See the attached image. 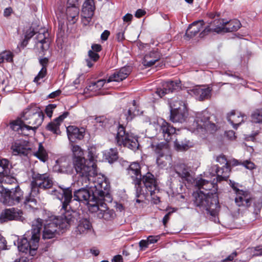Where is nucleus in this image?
Returning <instances> with one entry per match:
<instances>
[{
  "label": "nucleus",
  "mask_w": 262,
  "mask_h": 262,
  "mask_svg": "<svg viewBox=\"0 0 262 262\" xmlns=\"http://www.w3.org/2000/svg\"><path fill=\"white\" fill-rule=\"evenodd\" d=\"M79 176L78 183H81L84 187L74 191L73 196L70 187L59 186L50 191L51 194L56 196L61 201V210L68 211L72 209L71 203L74 201L87 204L89 211L90 206L93 204L95 205L99 199H104L107 202H112L110 183L104 176L97 172Z\"/></svg>",
  "instance_id": "obj_1"
},
{
  "label": "nucleus",
  "mask_w": 262,
  "mask_h": 262,
  "mask_svg": "<svg viewBox=\"0 0 262 262\" xmlns=\"http://www.w3.org/2000/svg\"><path fill=\"white\" fill-rule=\"evenodd\" d=\"M195 186L199 190L194 192V205L201 211H206L212 216H216L220 210L217 194V184L202 178L195 181Z\"/></svg>",
  "instance_id": "obj_2"
},
{
  "label": "nucleus",
  "mask_w": 262,
  "mask_h": 262,
  "mask_svg": "<svg viewBox=\"0 0 262 262\" xmlns=\"http://www.w3.org/2000/svg\"><path fill=\"white\" fill-rule=\"evenodd\" d=\"M43 120V114L34 107L27 108L20 116L10 123V128L19 134L29 136L35 133Z\"/></svg>",
  "instance_id": "obj_3"
},
{
  "label": "nucleus",
  "mask_w": 262,
  "mask_h": 262,
  "mask_svg": "<svg viewBox=\"0 0 262 262\" xmlns=\"http://www.w3.org/2000/svg\"><path fill=\"white\" fill-rule=\"evenodd\" d=\"M53 186L52 177L48 173H39L33 171L31 182V191L29 195L25 197L21 206L29 210H33L37 205V201L35 199L39 193V189H47Z\"/></svg>",
  "instance_id": "obj_4"
},
{
  "label": "nucleus",
  "mask_w": 262,
  "mask_h": 262,
  "mask_svg": "<svg viewBox=\"0 0 262 262\" xmlns=\"http://www.w3.org/2000/svg\"><path fill=\"white\" fill-rule=\"evenodd\" d=\"M72 150L74 156L73 164L78 174L83 176L88 173H95L97 172L95 163L97 161L95 148L89 149L88 160L83 157V151L79 145H73Z\"/></svg>",
  "instance_id": "obj_5"
},
{
  "label": "nucleus",
  "mask_w": 262,
  "mask_h": 262,
  "mask_svg": "<svg viewBox=\"0 0 262 262\" xmlns=\"http://www.w3.org/2000/svg\"><path fill=\"white\" fill-rule=\"evenodd\" d=\"M70 227V221L62 216L54 217L46 221L42 233L43 239H51L55 237L59 232L58 230L63 232Z\"/></svg>",
  "instance_id": "obj_6"
},
{
  "label": "nucleus",
  "mask_w": 262,
  "mask_h": 262,
  "mask_svg": "<svg viewBox=\"0 0 262 262\" xmlns=\"http://www.w3.org/2000/svg\"><path fill=\"white\" fill-rule=\"evenodd\" d=\"M193 126L194 131L202 135L213 134L217 129L215 124L209 121V116L206 111L196 113Z\"/></svg>",
  "instance_id": "obj_7"
},
{
  "label": "nucleus",
  "mask_w": 262,
  "mask_h": 262,
  "mask_svg": "<svg viewBox=\"0 0 262 262\" xmlns=\"http://www.w3.org/2000/svg\"><path fill=\"white\" fill-rule=\"evenodd\" d=\"M0 201L7 206H14L22 202L24 199V192L17 185L11 189L0 187Z\"/></svg>",
  "instance_id": "obj_8"
},
{
  "label": "nucleus",
  "mask_w": 262,
  "mask_h": 262,
  "mask_svg": "<svg viewBox=\"0 0 262 262\" xmlns=\"http://www.w3.org/2000/svg\"><path fill=\"white\" fill-rule=\"evenodd\" d=\"M116 141L118 145H123L133 150L137 149L139 146L138 136L126 132L125 127L121 124L118 126Z\"/></svg>",
  "instance_id": "obj_9"
},
{
  "label": "nucleus",
  "mask_w": 262,
  "mask_h": 262,
  "mask_svg": "<svg viewBox=\"0 0 262 262\" xmlns=\"http://www.w3.org/2000/svg\"><path fill=\"white\" fill-rule=\"evenodd\" d=\"M216 161L221 164H225V165L221 168L217 165H212L209 169L210 174L212 176H216L218 181L226 180L229 177L231 170L229 162L224 155L217 156Z\"/></svg>",
  "instance_id": "obj_10"
},
{
  "label": "nucleus",
  "mask_w": 262,
  "mask_h": 262,
  "mask_svg": "<svg viewBox=\"0 0 262 262\" xmlns=\"http://www.w3.org/2000/svg\"><path fill=\"white\" fill-rule=\"evenodd\" d=\"M104 201H106L103 199H99L95 205L93 204L90 206V211L92 213L96 212L99 219H103L106 221L112 220L115 215V212L107 207Z\"/></svg>",
  "instance_id": "obj_11"
},
{
  "label": "nucleus",
  "mask_w": 262,
  "mask_h": 262,
  "mask_svg": "<svg viewBox=\"0 0 262 262\" xmlns=\"http://www.w3.org/2000/svg\"><path fill=\"white\" fill-rule=\"evenodd\" d=\"M127 174L130 176L133 180V183L136 190V196L140 197L141 194L144 193V191L141 187V166L138 162L132 163L127 168Z\"/></svg>",
  "instance_id": "obj_12"
},
{
  "label": "nucleus",
  "mask_w": 262,
  "mask_h": 262,
  "mask_svg": "<svg viewBox=\"0 0 262 262\" xmlns=\"http://www.w3.org/2000/svg\"><path fill=\"white\" fill-rule=\"evenodd\" d=\"M35 243V238L31 236H26V233L21 238H18L17 248L19 251L26 254L29 253L30 255L33 256L36 253L38 246V242H37L36 247L33 248Z\"/></svg>",
  "instance_id": "obj_13"
},
{
  "label": "nucleus",
  "mask_w": 262,
  "mask_h": 262,
  "mask_svg": "<svg viewBox=\"0 0 262 262\" xmlns=\"http://www.w3.org/2000/svg\"><path fill=\"white\" fill-rule=\"evenodd\" d=\"M141 187L144 191V195L149 193L152 195L157 190V182L154 176L150 172H147L141 178Z\"/></svg>",
  "instance_id": "obj_14"
},
{
  "label": "nucleus",
  "mask_w": 262,
  "mask_h": 262,
  "mask_svg": "<svg viewBox=\"0 0 262 262\" xmlns=\"http://www.w3.org/2000/svg\"><path fill=\"white\" fill-rule=\"evenodd\" d=\"M11 165L8 160L0 158V178L2 183L11 184L15 180L11 172Z\"/></svg>",
  "instance_id": "obj_15"
},
{
  "label": "nucleus",
  "mask_w": 262,
  "mask_h": 262,
  "mask_svg": "<svg viewBox=\"0 0 262 262\" xmlns=\"http://www.w3.org/2000/svg\"><path fill=\"white\" fill-rule=\"evenodd\" d=\"M23 214V211L17 208L6 209L1 213L0 223L12 220L23 221L24 219Z\"/></svg>",
  "instance_id": "obj_16"
},
{
  "label": "nucleus",
  "mask_w": 262,
  "mask_h": 262,
  "mask_svg": "<svg viewBox=\"0 0 262 262\" xmlns=\"http://www.w3.org/2000/svg\"><path fill=\"white\" fill-rule=\"evenodd\" d=\"M221 26H216L212 29L213 31L220 33L237 31L241 27V23L237 19L230 20L229 21H220Z\"/></svg>",
  "instance_id": "obj_17"
},
{
  "label": "nucleus",
  "mask_w": 262,
  "mask_h": 262,
  "mask_svg": "<svg viewBox=\"0 0 262 262\" xmlns=\"http://www.w3.org/2000/svg\"><path fill=\"white\" fill-rule=\"evenodd\" d=\"M11 149L15 155L28 156L31 148L28 141L24 140H18L12 143Z\"/></svg>",
  "instance_id": "obj_18"
},
{
  "label": "nucleus",
  "mask_w": 262,
  "mask_h": 262,
  "mask_svg": "<svg viewBox=\"0 0 262 262\" xmlns=\"http://www.w3.org/2000/svg\"><path fill=\"white\" fill-rule=\"evenodd\" d=\"M212 89L210 87L201 88L197 86L188 90V93L199 101L208 99L211 97Z\"/></svg>",
  "instance_id": "obj_19"
},
{
  "label": "nucleus",
  "mask_w": 262,
  "mask_h": 262,
  "mask_svg": "<svg viewBox=\"0 0 262 262\" xmlns=\"http://www.w3.org/2000/svg\"><path fill=\"white\" fill-rule=\"evenodd\" d=\"M235 202L239 207H249L251 205L252 194L248 190L237 191Z\"/></svg>",
  "instance_id": "obj_20"
},
{
  "label": "nucleus",
  "mask_w": 262,
  "mask_h": 262,
  "mask_svg": "<svg viewBox=\"0 0 262 262\" xmlns=\"http://www.w3.org/2000/svg\"><path fill=\"white\" fill-rule=\"evenodd\" d=\"M42 227V220L37 218L32 222V229L26 232V236H31V238H35V243L39 242L40 231ZM36 245H33V248L36 247Z\"/></svg>",
  "instance_id": "obj_21"
},
{
  "label": "nucleus",
  "mask_w": 262,
  "mask_h": 262,
  "mask_svg": "<svg viewBox=\"0 0 262 262\" xmlns=\"http://www.w3.org/2000/svg\"><path fill=\"white\" fill-rule=\"evenodd\" d=\"M132 69L129 66L124 67L119 70H116L107 79V83L112 81H121L128 77Z\"/></svg>",
  "instance_id": "obj_22"
},
{
  "label": "nucleus",
  "mask_w": 262,
  "mask_h": 262,
  "mask_svg": "<svg viewBox=\"0 0 262 262\" xmlns=\"http://www.w3.org/2000/svg\"><path fill=\"white\" fill-rule=\"evenodd\" d=\"M162 55L158 49H152L145 54L142 60L143 65L146 67L152 66L156 62L160 59Z\"/></svg>",
  "instance_id": "obj_23"
},
{
  "label": "nucleus",
  "mask_w": 262,
  "mask_h": 262,
  "mask_svg": "<svg viewBox=\"0 0 262 262\" xmlns=\"http://www.w3.org/2000/svg\"><path fill=\"white\" fill-rule=\"evenodd\" d=\"M173 176L180 178V181L185 182L190 180L191 176L188 167L184 164L176 165L174 167Z\"/></svg>",
  "instance_id": "obj_24"
},
{
  "label": "nucleus",
  "mask_w": 262,
  "mask_h": 262,
  "mask_svg": "<svg viewBox=\"0 0 262 262\" xmlns=\"http://www.w3.org/2000/svg\"><path fill=\"white\" fill-rule=\"evenodd\" d=\"M180 87V83L177 81H169L163 83L161 88L157 89V94L162 98L166 94L172 92Z\"/></svg>",
  "instance_id": "obj_25"
},
{
  "label": "nucleus",
  "mask_w": 262,
  "mask_h": 262,
  "mask_svg": "<svg viewBox=\"0 0 262 262\" xmlns=\"http://www.w3.org/2000/svg\"><path fill=\"white\" fill-rule=\"evenodd\" d=\"M155 151L157 155L156 161L158 165L163 164V162L160 158L163 157L165 152L168 149V145L164 142L156 143L155 142H151L149 146Z\"/></svg>",
  "instance_id": "obj_26"
},
{
  "label": "nucleus",
  "mask_w": 262,
  "mask_h": 262,
  "mask_svg": "<svg viewBox=\"0 0 262 262\" xmlns=\"http://www.w3.org/2000/svg\"><path fill=\"white\" fill-rule=\"evenodd\" d=\"M69 113L64 112L62 115L55 119L53 121L49 123L46 126L47 130L52 132L54 134L59 135L60 131L59 126L63 120L67 117Z\"/></svg>",
  "instance_id": "obj_27"
},
{
  "label": "nucleus",
  "mask_w": 262,
  "mask_h": 262,
  "mask_svg": "<svg viewBox=\"0 0 262 262\" xmlns=\"http://www.w3.org/2000/svg\"><path fill=\"white\" fill-rule=\"evenodd\" d=\"M55 168L61 173H70L72 171L70 159L66 157H61L56 160Z\"/></svg>",
  "instance_id": "obj_28"
},
{
  "label": "nucleus",
  "mask_w": 262,
  "mask_h": 262,
  "mask_svg": "<svg viewBox=\"0 0 262 262\" xmlns=\"http://www.w3.org/2000/svg\"><path fill=\"white\" fill-rule=\"evenodd\" d=\"M67 132L69 140L74 142L75 139L81 140L83 138L85 129L78 128L75 126L70 125L67 127Z\"/></svg>",
  "instance_id": "obj_29"
},
{
  "label": "nucleus",
  "mask_w": 262,
  "mask_h": 262,
  "mask_svg": "<svg viewBox=\"0 0 262 262\" xmlns=\"http://www.w3.org/2000/svg\"><path fill=\"white\" fill-rule=\"evenodd\" d=\"M160 132L167 142H169L176 137V128L165 121L160 125Z\"/></svg>",
  "instance_id": "obj_30"
},
{
  "label": "nucleus",
  "mask_w": 262,
  "mask_h": 262,
  "mask_svg": "<svg viewBox=\"0 0 262 262\" xmlns=\"http://www.w3.org/2000/svg\"><path fill=\"white\" fill-rule=\"evenodd\" d=\"M48 36V32L43 30L42 32L39 31L36 36L37 40L36 44L37 47L40 48L42 52L47 50L49 48L50 39Z\"/></svg>",
  "instance_id": "obj_31"
},
{
  "label": "nucleus",
  "mask_w": 262,
  "mask_h": 262,
  "mask_svg": "<svg viewBox=\"0 0 262 262\" xmlns=\"http://www.w3.org/2000/svg\"><path fill=\"white\" fill-rule=\"evenodd\" d=\"M203 25L204 21L202 20L194 21L189 25L185 36L189 38L193 37L203 28Z\"/></svg>",
  "instance_id": "obj_32"
},
{
  "label": "nucleus",
  "mask_w": 262,
  "mask_h": 262,
  "mask_svg": "<svg viewBox=\"0 0 262 262\" xmlns=\"http://www.w3.org/2000/svg\"><path fill=\"white\" fill-rule=\"evenodd\" d=\"M93 230L92 225L90 220L86 218H83L79 220L76 231L77 234H85Z\"/></svg>",
  "instance_id": "obj_33"
},
{
  "label": "nucleus",
  "mask_w": 262,
  "mask_h": 262,
  "mask_svg": "<svg viewBox=\"0 0 262 262\" xmlns=\"http://www.w3.org/2000/svg\"><path fill=\"white\" fill-rule=\"evenodd\" d=\"M127 107V109L124 110L123 114L125 116L126 121L129 122L132 121L136 115L139 114V110L138 109V106L135 100L131 103H129Z\"/></svg>",
  "instance_id": "obj_34"
},
{
  "label": "nucleus",
  "mask_w": 262,
  "mask_h": 262,
  "mask_svg": "<svg viewBox=\"0 0 262 262\" xmlns=\"http://www.w3.org/2000/svg\"><path fill=\"white\" fill-rule=\"evenodd\" d=\"M246 117V115H242L241 113L236 115L234 111H232L227 116V120L232 125L233 127L237 129L238 126L244 121V118Z\"/></svg>",
  "instance_id": "obj_35"
},
{
  "label": "nucleus",
  "mask_w": 262,
  "mask_h": 262,
  "mask_svg": "<svg viewBox=\"0 0 262 262\" xmlns=\"http://www.w3.org/2000/svg\"><path fill=\"white\" fill-rule=\"evenodd\" d=\"M95 6L94 0H85L82 5V14L92 18L94 14Z\"/></svg>",
  "instance_id": "obj_36"
},
{
  "label": "nucleus",
  "mask_w": 262,
  "mask_h": 262,
  "mask_svg": "<svg viewBox=\"0 0 262 262\" xmlns=\"http://www.w3.org/2000/svg\"><path fill=\"white\" fill-rule=\"evenodd\" d=\"M187 111L185 110H176L170 111V120L173 122H181L182 123L185 121L187 117Z\"/></svg>",
  "instance_id": "obj_37"
},
{
  "label": "nucleus",
  "mask_w": 262,
  "mask_h": 262,
  "mask_svg": "<svg viewBox=\"0 0 262 262\" xmlns=\"http://www.w3.org/2000/svg\"><path fill=\"white\" fill-rule=\"evenodd\" d=\"M79 9L78 7H67L66 9L67 17L71 24H75L79 18Z\"/></svg>",
  "instance_id": "obj_38"
},
{
  "label": "nucleus",
  "mask_w": 262,
  "mask_h": 262,
  "mask_svg": "<svg viewBox=\"0 0 262 262\" xmlns=\"http://www.w3.org/2000/svg\"><path fill=\"white\" fill-rule=\"evenodd\" d=\"M170 111L185 110L187 109L185 101L179 98H173L170 102Z\"/></svg>",
  "instance_id": "obj_39"
},
{
  "label": "nucleus",
  "mask_w": 262,
  "mask_h": 262,
  "mask_svg": "<svg viewBox=\"0 0 262 262\" xmlns=\"http://www.w3.org/2000/svg\"><path fill=\"white\" fill-rule=\"evenodd\" d=\"M33 155L43 162L48 158V153L41 143H39L38 150L33 153Z\"/></svg>",
  "instance_id": "obj_40"
},
{
  "label": "nucleus",
  "mask_w": 262,
  "mask_h": 262,
  "mask_svg": "<svg viewBox=\"0 0 262 262\" xmlns=\"http://www.w3.org/2000/svg\"><path fill=\"white\" fill-rule=\"evenodd\" d=\"M104 156L109 163H113L118 158V154L117 149L111 148L109 150L106 151L104 154Z\"/></svg>",
  "instance_id": "obj_41"
},
{
  "label": "nucleus",
  "mask_w": 262,
  "mask_h": 262,
  "mask_svg": "<svg viewBox=\"0 0 262 262\" xmlns=\"http://www.w3.org/2000/svg\"><path fill=\"white\" fill-rule=\"evenodd\" d=\"M89 58L85 59L86 65L89 68L93 66L94 63L96 62L100 58V56L97 53H95L92 50L88 52Z\"/></svg>",
  "instance_id": "obj_42"
},
{
  "label": "nucleus",
  "mask_w": 262,
  "mask_h": 262,
  "mask_svg": "<svg viewBox=\"0 0 262 262\" xmlns=\"http://www.w3.org/2000/svg\"><path fill=\"white\" fill-rule=\"evenodd\" d=\"M13 53L10 51L5 50L0 53V64L4 62H12L13 61Z\"/></svg>",
  "instance_id": "obj_43"
},
{
  "label": "nucleus",
  "mask_w": 262,
  "mask_h": 262,
  "mask_svg": "<svg viewBox=\"0 0 262 262\" xmlns=\"http://www.w3.org/2000/svg\"><path fill=\"white\" fill-rule=\"evenodd\" d=\"M107 82V79H100L96 82H92L88 86V90L91 91H97L101 89Z\"/></svg>",
  "instance_id": "obj_44"
},
{
  "label": "nucleus",
  "mask_w": 262,
  "mask_h": 262,
  "mask_svg": "<svg viewBox=\"0 0 262 262\" xmlns=\"http://www.w3.org/2000/svg\"><path fill=\"white\" fill-rule=\"evenodd\" d=\"M251 121L253 123H260L262 122V109L256 110L253 112L251 116Z\"/></svg>",
  "instance_id": "obj_45"
},
{
  "label": "nucleus",
  "mask_w": 262,
  "mask_h": 262,
  "mask_svg": "<svg viewBox=\"0 0 262 262\" xmlns=\"http://www.w3.org/2000/svg\"><path fill=\"white\" fill-rule=\"evenodd\" d=\"M47 69H45L44 68H41L37 75L34 78V82L36 83L37 84H40L41 82L39 80L41 79H43L47 75Z\"/></svg>",
  "instance_id": "obj_46"
},
{
  "label": "nucleus",
  "mask_w": 262,
  "mask_h": 262,
  "mask_svg": "<svg viewBox=\"0 0 262 262\" xmlns=\"http://www.w3.org/2000/svg\"><path fill=\"white\" fill-rule=\"evenodd\" d=\"M174 146L176 149L179 151L186 150L189 148V146L187 144L180 143L177 140L174 141Z\"/></svg>",
  "instance_id": "obj_47"
},
{
  "label": "nucleus",
  "mask_w": 262,
  "mask_h": 262,
  "mask_svg": "<svg viewBox=\"0 0 262 262\" xmlns=\"http://www.w3.org/2000/svg\"><path fill=\"white\" fill-rule=\"evenodd\" d=\"M35 34V32L33 29L30 28L28 30L25 35V38L24 39V42L26 41V43H28L29 40L32 38Z\"/></svg>",
  "instance_id": "obj_48"
},
{
  "label": "nucleus",
  "mask_w": 262,
  "mask_h": 262,
  "mask_svg": "<svg viewBox=\"0 0 262 262\" xmlns=\"http://www.w3.org/2000/svg\"><path fill=\"white\" fill-rule=\"evenodd\" d=\"M56 107V105L55 104H50L46 106L45 112L48 117L49 118L52 117L53 111Z\"/></svg>",
  "instance_id": "obj_49"
},
{
  "label": "nucleus",
  "mask_w": 262,
  "mask_h": 262,
  "mask_svg": "<svg viewBox=\"0 0 262 262\" xmlns=\"http://www.w3.org/2000/svg\"><path fill=\"white\" fill-rule=\"evenodd\" d=\"M253 256H262V245L257 246L252 249Z\"/></svg>",
  "instance_id": "obj_50"
},
{
  "label": "nucleus",
  "mask_w": 262,
  "mask_h": 262,
  "mask_svg": "<svg viewBox=\"0 0 262 262\" xmlns=\"http://www.w3.org/2000/svg\"><path fill=\"white\" fill-rule=\"evenodd\" d=\"M161 235H149L147 237V240L149 244H155L160 239Z\"/></svg>",
  "instance_id": "obj_51"
},
{
  "label": "nucleus",
  "mask_w": 262,
  "mask_h": 262,
  "mask_svg": "<svg viewBox=\"0 0 262 262\" xmlns=\"http://www.w3.org/2000/svg\"><path fill=\"white\" fill-rule=\"evenodd\" d=\"M177 210L175 208H172L171 211H169L165 215V216L163 217L162 220V222L163 225L166 226V224L168 222L170 219V216L171 214L173 213L176 212Z\"/></svg>",
  "instance_id": "obj_52"
},
{
  "label": "nucleus",
  "mask_w": 262,
  "mask_h": 262,
  "mask_svg": "<svg viewBox=\"0 0 262 262\" xmlns=\"http://www.w3.org/2000/svg\"><path fill=\"white\" fill-rule=\"evenodd\" d=\"M95 120L97 123H100V126L102 127H105L107 120L104 116H100L96 117Z\"/></svg>",
  "instance_id": "obj_53"
},
{
  "label": "nucleus",
  "mask_w": 262,
  "mask_h": 262,
  "mask_svg": "<svg viewBox=\"0 0 262 262\" xmlns=\"http://www.w3.org/2000/svg\"><path fill=\"white\" fill-rule=\"evenodd\" d=\"M242 165L247 169L252 170L255 168V164L250 161L246 160L242 163Z\"/></svg>",
  "instance_id": "obj_54"
},
{
  "label": "nucleus",
  "mask_w": 262,
  "mask_h": 262,
  "mask_svg": "<svg viewBox=\"0 0 262 262\" xmlns=\"http://www.w3.org/2000/svg\"><path fill=\"white\" fill-rule=\"evenodd\" d=\"M39 64L41 66L42 68L47 69V66L49 64V59L47 57L40 58L39 59Z\"/></svg>",
  "instance_id": "obj_55"
},
{
  "label": "nucleus",
  "mask_w": 262,
  "mask_h": 262,
  "mask_svg": "<svg viewBox=\"0 0 262 262\" xmlns=\"http://www.w3.org/2000/svg\"><path fill=\"white\" fill-rule=\"evenodd\" d=\"M116 38L119 42L124 40V30L122 29L120 31L118 32L116 35Z\"/></svg>",
  "instance_id": "obj_56"
},
{
  "label": "nucleus",
  "mask_w": 262,
  "mask_h": 262,
  "mask_svg": "<svg viewBox=\"0 0 262 262\" xmlns=\"http://www.w3.org/2000/svg\"><path fill=\"white\" fill-rule=\"evenodd\" d=\"M92 51L95 53H97L101 51L102 50V47L99 44H93L92 45Z\"/></svg>",
  "instance_id": "obj_57"
},
{
  "label": "nucleus",
  "mask_w": 262,
  "mask_h": 262,
  "mask_svg": "<svg viewBox=\"0 0 262 262\" xmlns=\"http://www.w3.org/2000/svg\"><path fill=\"white\" fill-rule=\"evenodd\" d=\"M92 18H88L87 16L82 14L81 21L84 26L88 25L91 20Z\"/></svg>",
  "instance_id": "obj_58"
},
{
  "label": "nucleus",
  "mask_w": 262,
  "mask_h": 262,
  "mask_svg": "<svg viewBox=\"0 0 262 262\" xmlns=\"http://www.w3.org/2000/svg\"><path fill=\"white\" fill-rule=\"evenodd\" d=\"M230 186L232 187L235 194L237 193V191H241L237 188V184L235 183L234 181H230Z\"/></svg>",
  "instance_id": "obj_59"
},
{
  "label": "nucleus",
  "mask_w": 262,
  "mask_h": 262,
  "mask_svg": "<svg viewBox=\"0 0 262 262\" xmlns=\"http://www.w3.org/2000/svg\"><path fill=\"white\" fill-rule=\"evenodd\" d=\"M61 93V91L60 90H58L50 94L48 97L50 98H55L59 96Z\"/></svg>",
  "instance_id": "obj_60"
},
{
  "label": "nucleus",
  "mask_w": 262,
  "mask_h": 262,
  "mask_svg": "<svg viewBox=\"0 0 262 262\" xmlns=\"http://www.w3.org/2000/svg\"><path fill=\"white\" fill-rule=\"evenodd\" d=\"M145 13L146 12L144 10L139 9L136 11L135 15L137 18H140L143 15H144Z\"/></svg>",
  "instance_id": "obj_61"
},
{
  "label": "nucleus",
  "mask_w": 262,
  "mask_h": 262,
  "mask_svg": "<svg viewBox=\"0 0 262 262\" xmlns=\"http://www.w3.org/2000/svg\"><path fill=\"white\" fill-rule=\"evenodd\" d=\"M110 34V31L108 30L104 31L101 35V39L102 40L105 41L107 39Z\"/></svg>",
  "instance_id": "obj_62"
},
{
  "label": "nucleus",
  "mask_w": 262,
  "mask_h": 262,
  "mask_svg": "<svg viewBox=\"0 0 262 262\" xmlns=\"http://www.w3.org/2000/svg\"><path fill=\"white\" fill-rule=\"evenodd\" d=\"M226 136L230 139V140H233L235 139V132L233 130H229L227 132H226L225 133Z\"/></svg>",
  "instance_id": "obj_63"
},
{
  "label": "nucleus",
  "mask_w": 262,
  "mask_h": 262,
  "mask_svg": "<svg viewBox=\"0 0 262 262\" xmlns=\"http://www.w3.org/2000/svg\"><path fill=\"white\" fill-rule=\"evenodd\" d=\"M112 262H123L122 256L120 255L115 256L112 259Z\"/></svg>",
  "instance_id": "obj_64"
}]
</instances>
